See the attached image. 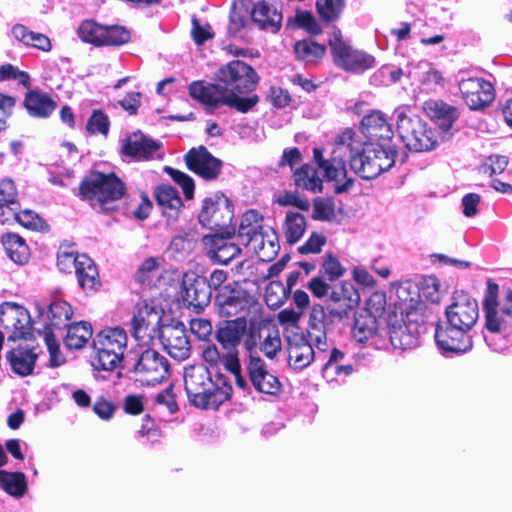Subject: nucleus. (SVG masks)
Listing matches in <instances>:
<instances>
[{"label": "nucleus", "mask_w": 512, "mask_h": 512, "mask_svg": "<svg viewBox=\"0 0 512 512\" xmlns=\"http://www.w3.org/2000/svg\"><path fill=\"white\" fill-rule=\"evenodd\" d=\"M73 310L71 305L59 298H53L49 304L47 317L53 327H65L72 318Z\"/></svg>", "instance_id": "45"}, {"label": "nucleus", "mask_w": 512, "mask_h": 512, "mask_svg": "<svg viewBox=\"0 0 512 512\" xmlns=\"http://www.w3.org/2000/svg\"><path fill=\"white\" fill-rule=\"evenodd\" d=\"M243 244L262 261L272 260L279 251L278 236L271 226L263 227L253 238H247Z\"/></svg>", "instance_id": "25"}, {"label": "nucleus", "mask_w": 512, "mask_h": 512, "mask_svg": "<svg viewBox=\"0 0 512 512\" xmlns=\"http://www.w3.org/2000/svg\"><path fill=\"white\" fill-rule=\"evenodd\" d=\"M182 287V298L188 307L200 312L210 303L211 293L205 278L186 274Z\"/></svg>", "instance_id": "20"}, {"label": "nucleus", "mask_w": 512, "mask_h": 512, "mask_svg": "<svg viewBox=\"0 0 512 512\" xmlns=\"http://www.w3.org/2000/svg\"><path fill=\"white\" fill-rule=\"evenodd\" d=\"M122 152L139 161L162 158L160 144L142 133H134L124 140Z\"/></svg>", "instance_id": "19"}, {"label": "nucleus", "mask_w": 512, "mask_h": 512, "mask_svg": "<svg viewBox=\"0 0 512 512\" xmlns=\"http://www.w3.org/2000/svg\"><path fill=\"white\" fill-rule=\"evenodd\" d=\"M165 172L182 188L187 199L193 198L194 181L189 175L171 167H165Z\"/></svg>", "instance_id": "55"}, {"label": "nucleus", "mask_w": 512, "mask_h": 512, "mask_svg": "<svg viewBox=\"0 0 512 512\" xmlns=\"http://www.w3.org/2000/svg\"><path fill=\"white\" fill-rule=\"evenodd\" d=\"M0 336L8 342L27 339L32 331V320L29 311L14 302L0 305Z\"/></svg>", "instance_id": "11"}, {"label": "nucleus", "mask_w": 512, "mask_h": 512, "mask_svg": "<svg viewBox=\"0 0 512 512\" xmlns=\"http://www.w3.org/2000/svg\"><path fill=\"white\" fill-rule=\"evenodd\" d=\"M276 202L281 206H293L302 211H308L310 203L297 192L285 191L278 195Z\"/></svg>", "instance_id": "58"}, {"label": "nucleus", "mask_w": 512, "mask_h": 512, "mask_svg": "<svg viewBox=\"0 0 512 512\" xmlns=\"http://www.w3.org/2000/svg\"><path fill=\"white\" fill-rule=\"evenodd\" d=\"M286 297V288L280 281L272 280L265 288L264 299L272 309L279 308L285 302Z\"/></svg>", "instance_id": "52"}, {"label": "nucleus", "mask_w": 512, "mask_h": 512, "mask_svg": "<svg viewBox=\"0 0 512 512\" xmlns=\"http://www.w3.org/2000/svg\"><path fill=\"white\" fill-rule=\"evenodd\" d=\"M498 295L499 285L488 278L482 301L485 327L492 333L507 337L512 334V291L506 293L502 306L498 302Z\"/></svg>", "instance_id": "5"}, {"label": "nucleus", "mask_w": 512, "mask_h": 512, "mask_svg": "<svg viewBox=\"0 0 512 512\" xmlns=\"http://www.w3.org/2000/svg\"><path fill=\"white\" fill-rule=\"evenodd\" d=\"M93 335L92 326L89 322L80 321L68 327L64 338V344L68 349L83 348Z\"/></svg>", "instance_id": "38"}, {"label": "nucleus", "mask_w": 512, "mask_h": 512, "mask_svg": "<svg viewBox=\"0 0 512 512\" xmlns=\"http://www.w3.org/2000/svg\"><path fill=\"white\" fill-rule=\"evenodd\" d=\"M293 177L298 188L314 193L322 191V179L318 176L317 171L307 164L297 169Z\"/></svg>", "instance_id": "43"}, {"label": "nucleus", "mask_w": 512, "mask_h": 512, "mask_svg": "<svg viewBox=\"0 0 512 512\" xmlns=\"http://www.w3.org/2000/svg\"><path fill=\"white\" fill-rule=\"evenodd\" d=\"M233 216L229 199L223 194L216 193L204 199L199 222L215 233L222 232L224 236H232L235 233L232 226Z\"/></svg>", "instance_id": "9"}, {"label": "nucleus", "mask_w": 512, "mask_h": 512, "mask_svg": "<svg viewBox=\"0 0 512 512\" xmlns=\"http://www.w3.org/2000/svg\"><path fill=\"white\" fill-rule=\"evenodd\" d=\"M217 302L220 314L227 317L237 315L247 306L246 294L237 284L223 286L217 295Z\"/></svg>", "instance_id": "28"}, {"label": "nucleus", "mask_w": 512, "mask_h": 512, "mask_svg": "<svg viewBox=\"0 0 512 512\" xmlns=\"http://www.w3.org/2000/svg\"><path fill=\"white\" fill-rule=\"evenodd\" d=\"M202 358L207 365L217 371L223 366L225 370L234 376L240 388H244L247 385L245 378L241 375V365L237 353L226 351L222 355L215 345H207L202 351Z\"/></svg>", "instance_id": "18"}, {"label": "nucleus", "mask_w": 512, "mask_h": 512, "mask_svg": "<svg viewBox=\"0 0 512 512\" xmlns=\"http://www.w3.org/2000/svg\"><path fill=\"white\" fill-rule=\"evenodd\" d=\"M103 46H119L129 42V30L121 26H104Z\"/></svg>", "instance_id": "53"}, {"label": "nucleus", "mask_w": 512, "mask_h": 512, "mask_svg": "<svg viewBox=\"0 0 512 512\" xmlns=\"http://www.w3.org/2000/svg\"><path fill=\"white\" fill-rule=\"evenodd\" d=\"M416 312L407 313L404 325L393 327L390 331V341L395 348L410 349L418 345L420 325L412 324L416 321Z\"/></svg>", "instance_id": "29"}, {"label": "nucleus", "mask_w": 512, "mask_h": 512, "mask_svg": "<svg viewBox=\"0 0 512 512\" xmlns=\"http://www.w3.org/2000/svg\"><path fill=\"white\" fill-rule=\"evenodd\" d=\"M396 154L393 145L364 142L361 135L351 129H346L335 138L328 159L324 158L321 148L313 149L314 161L327 180L334 182L338 194L349 191L353 186V179L347 176L348 155L351 169L361 178L369 180L389 170L395 163Z\"/></svg>", "instance_id": "1"}, {"label": "nucleus", "mask_w": 512, "mask_h": 512, "mask_svg": "<svg viewBox=\"0 0 512 512\" xmlns=\"http://www.w3.org/2000/svg\"><path fill=\"white\" fill-rule=\"evenodd\" d=\"M508 165V158L502 155L489 156L483 164L484 172L489 173L490 176L502 173Z\"/></svg>", "instance_id": "64"}, {"label": "nucleus", "mask_w": 512, "mask_h": 512, "mask_svg": "<svg viewBox=\"0 0 512 512\" xmlns=\"http://www.w3.org/2000/svg\"><path fill=\"white\" fill-rule=\"evenodd\" d=\"M260 351L269 359H275L282 349V340L277 329H268L259 342Z\"/></svg>", "instance_id": "49"}, {"label": "nucleus", "mask_w": 512, "mask_h": 512, "mask_svg": "<svg viewBox=\"0 0 512 512\" xmlns=\"http://www.w3.org/2000/svg\"><path fill=\"white\" fill-rule=\"evenodd\" d=\"M459 89L462 96L472 110L480 108V80L477 78H468L461 80Z\"/></svg>", "instance_id": "48"}, {"label": "nucleus", "mask_w": 512, "mask_h": 512, "mask_svg": "<svg viewBox=\"0 0 512 512\" xmlns=\"http://www.w3.org/2000/svg\"><path fill=\"white\" fill-rule=\"evenodd\" d=\"M231 236H224L222 232L206 235L203 237V244L210 259L221 264H228L239 253L240 248L229 242Z\"/></svg>", "instance_id": "22"}, {"label": "nucleus", "mask_w": 512, "mask_h": 512, "mask_svg": "<svg viewBox=\"0 0 512 512\" xmlns=\"http://www.w3.org/2000/svg\"><path fill=\"white\" fill-rule=\"evenodd\" d=\"M293 21L299 28L304 29L306 32L316 35L321 32V27L312 13L308 11H296Z\"/></svg>", "instance_id": "56"}, {"label": "nucleus", "mask_w": 512, "mask_h": 512, "mask_svg": "<svg viewBox=\"0 0 512 512\" xmlns=\"http://www.w3.org/2000/svg\"><path fill=\"white\" fill-rule=\"evenodd\" d=\"M109 124L108 117L102 111L94 110L87 122L86 129L90 134L99 133L107 136Z\"/></svg>", "instance_id": "57"}, {"label": "nucleus", "mask_w": 512, "mask_h": 512, "mask_svg": "<svg viewBox=\"0 0 512 512\" xmlns=\"http://www.w3.org/2000/svg\"><path fill=\"white\" fill-rule=\"evenodd\" d=\"M329 299L340 305L339 308H332L329 311L330 316L339 320L348 317L361 300L358 290L347 280L339 282L331 289Z\"/></svg>", "instance_id": "17"}, {"label": "nucleus", "mask_w": 512, "mask_h": 512, "mask_svg": "<svg viewBox=\"0 0 512 512\" xmlns=\"http://www.w3.org/2000/svg\"><path fill=\"white\" fill-rule=\"evenodd\" d=\"M17 194L14 182L11 179H3L0 182V208L5 205H15Z\"/></svg>", "instance_id": "61"}, {"label": "nucleus", "mask_w": 512, "mask_h": 512, "mask_svg": "<svg viewBox=\"0 0 512 512\" xmlns=\"http://www.w3.org/2000/svg\"><path fill=\"white\" fill-rule=\"evenodd\" d=\"M362 130L368 142L392 145L393 130L386 116L380 111H372L361 121Z\"/></svg>", "instance_id": "21"}, {"label": "nucleus", "mask_w": 512, "mask_h": 512, "mask_svg": "<svg viewBox=\"0 0 512 512\" xmlns=\"http://www.w3.org/2000/svg\"><path fill=\"white\" fill-rule=\"evenodd\" d=\"M315 352L312 344L301 334H295L288 339V364L296 371H301L312 364Z\"/></svg>", "instance_id": "24"}, {"label": "nucleus", "mask_w": 512, "mask_h": 512, "mask_svg": "<svg viewBox=\"0 0 512 512\" xmlns=\"http://www.w3.org/2000/svg\"><path fill=\"white\" fill-rule=\"evenodd\" d=\"M468 330L454 325L439 323L435 332V339L443 354H461L472 347L471 337Z\"/></svg>", "instance_id": "15"}, {"label": "nucleus", "mask_w": 512, "mask_h": 512, "mask_svg": "<svg viewBox=\"0 0 512 512\" xmlns=\"http://www.w3.org/2000/svg\"><path fill=\"white\" fill-rule=\"evenodd\" d=\"M155 196L158 204L163 207V213L175 220L183 205L177 191L169 185H162L156 189Z\"/></svg>", "instance_id": "37"}, {"label": "nucleus", "mask_w": 512, "mask_h": 512, "mask_svg": "<svg viewBox=\"0 0 512 512\" xmlns=\"http://www.w3.org/2000/svg\"><path fill=\"white\" fill-rule=\"evenodd\" d=\"M104 26L92 21L86 20L78 28V35L83 42L95 46H103Z\"/></svg>", "instance_id": "47"}, {"label": "nucleus", "mask_w": 512, "mask_h": 512, "mask_svg": "<svg viewBox=\"0 0 512 512\" xmlns=\"http://www.w3.org/2000/svg\"><path fill=\"white\" fill-rule=\"evenodd\" d=\"M7 358L12 370L25 376L31 373L36 356L29 349L17 348L9 351Z\"/></svg>", "instance_id": "41"}, {"label": "nucleus", "mask_w": 512, "mask_h": 512, "mask_svg": "<svg viewBox=\"0 0 512 512\" xmlns=\"http://www.w3.org/2000/svg\"><path fill=\"white\" fill-rule=\"evenodd\" d=\"M407 75L417 80L421 89L427 93L435 92L438 88L444 87V78L441 73L428 62H418L411 65Z\"/></svg>", "instance_id": "30"}, {"label": "nucleus", "mask_w": 512, "mask_h": 512, "mask_svg": "<svg viewBox=\"0 0 512 512\" xmlns=\"http://www.w3.org/2000/svg\"><path fill=\"white\" fill-rule=\"evenodd\" d=\"M424 113L435 122L443 134L447 133L458 119V111L439 99H429L423 103Z\"/></svg>", "instance_id": "26"}, {"label": "nucleus", "mask_w": 512, "mask_h": 512, "mask_svg": "<svg viewBox=\"0 0 512 512\" xmlns=\"http://www.w3.org/2000/svg\"><path fill=\"white\" fill-rule=\"evenodd\" d=\"M247 372L252 386L256 391L268 395H276L281 391L282 384L278 376L268 368L266 362L249 348Z\"/></svg>", "instance_id": "13"}, {"label": "nucleus", "mask_w": 512, "mask_h": 512, "mask_svg": "<svg viewBox=\"0 0 512 512\" xmlns=\"http://www.w3.org/2000/svg\"><path fill=\"white\" fill-rule=\"evenodd\" d=\"M75 273L83 290L95 291L100 286L98 269L86 254L80 255L79 267L77 266Z\"/></svg>", "instance_id": "32"}, {"label": "nucleus", "mask_w": 512, "mask_h": 512, "mask_svg": "<svg viewBox=\"0 0 512 512\" xmlns=\"http://www.w3.org/2000/svg\"><path fill=\"white\" fill-rule=\"evenodd\" d=\"M294 52L298 59L315 64L324 56L325 47L311 40H302L295 43Z\"/></svg>", "instance_id": "46"}, {"label": "nucleus", "mask_w": 512, "mask_h": 512, "mask_svg": "<svg viewBox=\"0 0 512 512\" xmlns=\"http://www.w3.org/2000/svg\"><path fill=\"white\" fill-rule=\"evenodd\" d=\"M324 273L328 276L329 280L334 281L345 273V268L341 265L340 261L333 255H327L322 263Z\"/></svg>", "instance_id": "62"}, {"label": "nucleus", "mask_w": 512, "mask_h": 512, "mask_svg": "<svg viewBox=\"0 0 512 512\" xmlns=\"http://www.w3.org/2000/svg\"><path fill=\"white\" fill-rule=\"evenodd\" d=\"M479 317L477 300L464 291L453 294L452 303L446 309L448 324L470 330Z\"/></svg>", "instance_id": "12"}, {"label": "nucleus", "mask_w": 512, "mask_h": 512, "mask_svg": "<svg viewBox=\"0 0 512 512\" xmlns=\"http://www.w3.org/2000/svg\"><path fill=\"white\" fill-rule=\"evenodd\" d=\"M306 230L305 217L293 211H288L283 224V234L286 242L290 245L300 240Z\"/></svg>", "instance_id": "39"}, {"label": "nucleus", "mask_w": 512, "mask_h": 512, "mask_svg": "<svg viewBox=\"0 0 512 512\" xmlns=\"http://www.w3.org/2000/svg\"><path fill=\"white\" fill-rule=\"evenodd\" d=\"M166 352L177 360H184L189 356L190 344L186 332L181 326H166L159 336Z\"/></svg>", "instance_id": "23"}, {"label": "nucleus", "mask_w": 512, "mask_h": 512, "mask_svg": "<svg viewBox=\"0 0 512 512\" xmlns=\"http://www.w3.org/2000/svg\"><path fill=\"white\" fill-rule=\"evenodd\" d=\"M263 227V217L256 210H249L242 215L238 229V237L244 243L247 238H253Z\"/></svg>", "instance_id": "44"}, {"label": "nucleus", "mask_w": 512, "mask_h": 512, "mask_svg": "<svg viewBox=\"0 0 512 512\" xmlns=\"http://www.w3.org/2000/svg\"><path fill=\"white\" fill-rule=\"evenodd\" d=\"M326 237L321 233H312L308 240L298 248L301 254H316L322 250Z\"/></svg>", "instance_id": "63"}, {"label": "nucleus", "mask_w": 512, "mask_h": 512, "mask_svg": "<svg viewBox=\"0 0 512 512\" xmlns=\"http://www.w3.org/2000/svg\"><path fill=\"white\" fill-rule=\"evenodd\" d=\"M247 323L243 317L226 321L216 331V339L224 350L238 354V346L246 333Z\"/></svg>", "instance_id": "27"}, {"label": "nucleus", "mask_w": 512, "mask_h": 512, "mask_svg": "<svg viewBox=\"0 0 512 512\" xmlns=\"http://www.w3.org/2000/svg\"><path fill=\"white\" fill-rule=\"evenodd\" d=\"M189 170L205 180L216 179L222 169V161L214 157L204 146L192 148L185 155Z\"/></svg>", "instance_id": "16"}, {"label": "nucleus", "mask_w": 512, "mask_h": 512, "mask_svg": "<svg viewBox=\"0 0 512 512\" xmlns=\"http://www.w3.org/2000/svg\"><path fill=\"white\" fill-rule=\"evenodd\" d=\"M376 330L377 322L374 316L368 312H361L355 316L352 335L357 342H367L374 336Z\"/></svg>", "instance_id": "40"}, {"label": "nucleus", "mask_w": 512, "mask_h": 512, "mask_svg": "<svg viewBox=\"0 0 512 512\" xmlns=\"http://www.w3.org/2000/svg\"><path fill=\"white\" fill-rule=\"evenodd\" d=\"M250 14L253 23L262 30L276 33L281 27L282 14L266 1L254 4Z\"/></svg>", "instance_id": "31"}, {"label": "nucleus", "mask_w": 512, "mask_h": 512, "mask_svg": "<svg viewBox=\"0 0 512 512\" xmlns=\"http://www.w3.org/2000/svg\"><path fill=\"white\" fill-rule=\"evenodd\" d=\"M127 333L123 328H107L97 334L93 346L94 365L98 369L113 370L122 361L127 348Z\"/></svg>", "instance_id": "7"}, {"label": "nucleus", "mask_w": 512, "mask_h": 512, "mask_svg": "<svg viewBox=\"0 0 512 512\" xmlns=\"http://www.w3.org/2000/svg\"><path fill=\"white\" fill-rule=\"evenodd\" d=\"M345 0H317L316 9L319 16L327 21L332 22L339 18L343 11Z\"/></svg>", "instance_id": "51"}, {"label": "nucleus", "mask_w": 512, "mask_h": 512, "mask_svg": "<svg viewBox=\"0 0 512 512\" xmlns=\"http://www.w3.org/2000/svg\"><path fill=\"white\" fill-rule=\"evenodd\" d=\"M80 255L73 251L61 250L57 257L59 270L65 273H71L73 269L76 271L77 266L79 267Z\"/></svg>", "instance_id": "59"}, {"label": "nucleus", "mask_w": 512, "mask_h": 512, "mask_svg": "<svg viewBox=\"0 0 512 512\" xmlns=\"http://www.w3.org/2000/svg\"><path fill=\"white\" fill-rule=\"evenodd\" d=\"M0 488L13 497H22L27 490L26 477L22 472L0 470Z\"/></svg>", "instance_id": "42"}, {"label": "nucleus", "mask_w": 512, "mask_h": 512, "mask_svg": "<svg viewBox=\"0 0 512 512\" xmlns=\"http://www.w3.org/2000/svg\"><path fill=\"white\" fill-rule=\"evenodd\" d=\"M333 61L336 66L351 73H363L375 64V57L363 50L353 48L342 40L340 31H334L329 39Z\"/></svg>", "instance_id": "10"}, {"label": "nucleus", "mask_w": 512, "mask_h": 512, "mask_svg": "<svg viewBox=\"0 0 512 512\" xmlns=\"http://www.w3.org/2000/svg\"><path fill=\"white\" fill-rule=\"evenodd\" d=\"M163 259L160 257H148L138 267L135 279L138 283L152 287L160 280L163 271Z\"/></svg>", "instance_id": "34"}, {"label": "nucleus", "mask_w": 512, "mask_h": 512, "mask_svg": "<svg viewBox=\"0 0 512 512\" xmlns=\"http://www.w3.org/2000/svg\"><path fill=\"white\" fill-rule=\"evenodd\" d=\"M396 130L407 149L414 152L430 151L437 147L436 131L408 105L394 110Z\"/></svg>", "instance_id": "4"}, {"label": "nucleus", "mask_w": 512, "mask_h": 512, "mask_svg": "<svg viewBox=\"0 0 512 512\" xmlns=\"http://www.w3.org/2000/svg\"><path fill=\"white\" fill-rule=\"evenodd\" d=\"M24 104L30 115L41 118L48 117L56 107L53 99L40 91L28 92Z\"/></svg>", "instance_id": "33"}, {"label": "nucleus", "mask_w": 512, "mask_h": 512, "mask_svg": "<svg viewBox=\"0 0 512 512\" xmlns=\"http://www.w3.org/2000/svg\"><path fill=\"white\" fill-rule=\"evenodd\" d=\"M9 213L17 223L27 229L35 231H43L46 229L45 222L32 210L25 209L17 212L16 209H10Z\"/></svg>", "instance_id": "50"}, {"label": "nucleus", "mask_w": 512, "mask_h": 512, "mask_svg": "<svg viewBox=\"0 0 512 512\" xmlns=\"http://www.w3.org/2000/svg\"><path fill=\"white\" fill-rule=\"evenodd\" d=\"M440 286V280L436 276H425L421 282V293L428 301L439 303L441 300Z\"/></svg>", "instance_id": "54"}, {"label": "nucleus", "mask_w": 512, "mask_h": 512, "mask_svg": "<svg viewBox=\"0 0 512 512\" xmlns=\"http://www.w3.org/2000/svg\"><path fill=\"white\" fill-rule=\"evenodd\" d=\"M334 217V204L329 199L318 198L314 201L313 218L316 220H330Z\"/></svg>", "instance_id": "60"}, {"label": "nucleus", "mask_w": 512, "mask_h": 512, "mask_svg": "<svg viewBox=\"0 0 512 512\" xmlns=\"http://www.w3.org/2000/svg\"><path fill=\"white\" fill-rule=\"evenodd\" d=\"M2 245L7 256L16 264H26L30 258V250L25 240L17 234L8 233L2 237Z\"/></svg>", "instance_id": "35"}, {"label": "nucleus", "mask_w": 512, "mask_h": 512, "mask_svg": "<svg viewBox=\"0 0 512 512\" xmlns=\"http://www.w3.org/2000/svg\"><path fill=\"white\" fill-rule=\"evenodd\" d=\"M163 314L164 307L160 298L143 296L136 305L131 321L133 336L143 344L158 337L162 331Z\"/></svg>", "instance_id": "6"}, {"label": "nucleus", "mask_w": 512, "mask_h": 512, "mask_svg": "<svg viewBox=\"0 0 512 512\" xmlns=\"http://www.w3.org/2000/svg\"><path fill=\"white\" fill-rule=\"evenodd\" d=\"M168 371L166 358L158 352L148 349L141 354L135 365L134 373L136 381L142 385H155L167 378Z\"/></svg>", "instance_id": "14"}, {"label": "nucleus", "mask_w": 512, "mask_h": 512, "mask_svg": "<svg viewBox=\"0 0 512 512\" xmlns=\"http://www.w3.org/2000/svg\"><path fill=\"white\" fill-rule=\"evenodd\" d=\"M218 83L194 81L189 85V95L212 113L220 106H228L246 113L259 101L251 92L258 84V75L254 69L240 60H234L222 66L217 74Z\"/></svg>", "instance_id": "2"}, {"label": "nucleus", "mask_w": 512, "mask_h": 512, "mask_svg": "<svg viewBox=\"0 0 512 512\" xmlns=\"http://www.w3.org/2000/svg\"><path fill=\"white\" fill-rule=\"evenodd\" d=\"M13 37L28 47H33L43 52H49L52 49V43L48 36L29 30L24 25L17 24L11 31Z\"/></svg>", "instance_id": "36"}, {"label": "nucleus", "mask_w": 512, "mask_h": 512, "mask_svg": "<svg viewBox=\"0 0 512 512\" xmlns=\"http://www.w3.org/2000/svg\"><path fill=\"white\" fill-rule=\"evenodd\" d=\"M83 198L91 201L101 210H112L110 203L120 199L124 194V184L114 174L94 173L88 176L80 186Z\"/></svg>", "instance_id": "8"}, {"label": "nucleus", "mask_w": 512, "mask_h": 512, "mask_svg": "<svg viewBox=\"0 0 512 512\" xmlns=\"http://www.w3.org/2000/svg\"><path fill=\"white\" fill-rule=\"evenodd\" d=\"M184 384L190 404L197 408H217L232 394V386L227 379L217 374L213 380L209 370L202 364L185 368Z\"/></svg>", "instance_id": "3"}]
</instances>
